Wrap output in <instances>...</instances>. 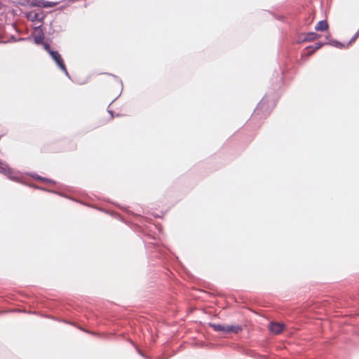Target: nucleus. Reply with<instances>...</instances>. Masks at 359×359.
<instances>
[{"label": "nucleus", "mask_w": 359, "mask_h": 359, "mask_svg": "<svg viewBox=\"0 0 359 359\" xmlns=\"http://www.w3.org/2000/svg\"><path fill=\"white\" fill-rule=\"evenodd\" d=\"M210 326L217 332H222L224 333L233 332L238 333L241 330V327L240 326H233V325H224L220 324H210Z\"/></svg>", "instance_id": "obj_1"}, {"label": "nucleus", "mask_w": 359, "mask_h": 359, "mask_svg": "<svg viewBox=\"0 0 359 359\" xmlns=\"http://www.w3.org/2000/svg\"><path fill=\"white\" fill-rule=\"evenodd\" d=\"M102 81L108 86L109 88L119 87L120 80L119 79L114 75L106 74L102 78Z\"/></svg>", "instance_id": "obj_2"}, {"label": "nucleus", "mask_w": 359, "mask_h": 359, "mask_svg": "<svg viewBox=\"0 0 359 359\" xmlns=\"http://www.w3.org/2000/svg\"><path fill=\"white\" fill-rule=\"evenodd\" d=\"M50 56L58 65V67L61 69V70L63 71L66 74H68L67 69L60 54L57 51L50 52Z\"/></svg>", "instance_id": "obj_3"}, {"label": "nucleus", "mask_w": 359, "mask_h": 359, "mask_svg": "<svg viewBox=\"0 0 359 359\" xmlns=\"http://www.w3.org/2000/svg\"><path fill=\"white\" fill-rule=\"evenodd\" d=\"M26 16L29 20L38 22H41L44 18V15L42 12H36L34 11L28 12Z\"/></svg>", "instance_id": "obj_4"}, {"label": "nucleus", "mask_w": 359, "mask_h": 359, "mask_svg": "<svg viewBox=\"0 0 359 359\" xmlns=\"http://www.w3.org/2000/svg\"><path fill=\"white\" fill-rule=\"evenodd\" d=\"M57 4L56 2L45 1L43 0H34L32 2V6L40 8H50L55 6Z\"/></svg>", "instance_id": "obj_5"}, {"label": "nucleus", "mask_w": 359, "mask_h": 359, "mask_svg": "<svg viewBox=\"0 0 359 359\" xmlns=\"http://www.w3.org/2000/svg\"><path fill=\"white\" fill-rule=\"evenodd\" d=\"M283 328L284 325L278 323H273L270 325L271 332L276 334L281 333L283 330Z\"/></svg>", "instance_id": "obj_6"}, {"label": "nucleus", "mask_w": 359, "mask_h": 359, "mask_svg": "<svg viewBox=\"0 0 359 359\" xmlns=\"http://www.w3.org/2000/svg\"><path fill=\"white\" fill-rule=\"evenodd\" d=\"M329 27L328 23L326 20L319 21L315 27L316 31H326Z\"/></svg>", "instance_id": "obj_7"}, {"label": "nucleus", "mask_w": 359, "mask_h": 359, "mask_svg": "<svg viewBox=\"0 0 359 359\" xmlns=\"http://www.w3.org/2000/svg\"><path fill=\"white\" fill-rule=\"evenodd\" d=\"M323 46V43H317L313 46H309L306 48V50H308L307 56L311 55L314 52L320 49Z\"/></svg>", "instance_id": "obj_8"}, {"label": "nucleus", "mask_w": 359, "mask_h": 359, "mask_svg": "<svg viewBox=\"0 0 359 359\" xmlns=\"http://www.w3.org/2000/svg\"><path fill=\"white\" fill-rule=\"evenodd\" d=\"M319 36L320 35L315 32H310L306 34L304 40L307 41H311L318 39Z\"/></svg>", "instance_id": "obj_9"}, {"label": "nucleus", "mask_w": 359, "mask_h": 359, "mask_svg": "<svg viewBox=\"0 0 359 359\" xmlns=\"http://www.w3.org/2000/svg\"><path fill=\"white\" fill-rule=\"evenodd\" d=\"M8 170V168L6 165L3 164L2 162L0 161V172L1 173H6Z\"/></svg>", "instance_id": "obj_10"}, {"label": "nucleus", "mask_w": 359, "mask_h": 359, "mask_svg": "<svg viewBox=\"0 0 359 359\" xmlns=\"http://www.w3.org/2000/svg\"><path fill=\"white\" fill-rule=\"evenodd\" d=\"M44 49L50 55V52H54L55 50H52L50 46L48 43H45L43 45Z\"/></svg>", "instance_id": "obj_11"}]
</instances>
